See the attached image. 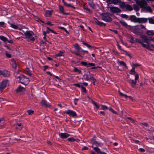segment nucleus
Wrapping results in <instances>:
<instances>
[{"label": "nucleus", "mask_w": 154, "mask_h": 154, "mask_svg": "<svg viewBox=\"0 0 154 154\" xmlns=\"http://www.w3.org/2000/svg\"><path fill=\"white\" fill-rule=\"evenodd\" d=\"M101 108L102 109H108L107 107L105 105H102L101 106Z\"/></svg>", "instance_id": "58"}, {"label": "nucleus", "mask_w": 154, "mask_h": 154, "mask_svg": "<svg viewBox=\"0 0 154 154\" xmlns=\"http://www.w3.org/2000/svg\"><path fill=\"white\" fill-rule=\"evenodd\" d=\"M128 97L132 101L134 102L135 100L133 98V97L131 96H128Z\"/></svg>", "instance_id": "64"}, {"label": "nucleus", "mask_w": 154, "mask_h": 154, "mask_svg": "<svg viewBox=\"0 0 154 154\" xmlns=\"http://www.w3.org/2000/svg\"><path fill=\"white\" fill-rule=\"evenodd\" d=\"M93 19L94 22L96 23V24L98 25L99 26H106V24L105 23L99 21L95 17H94Z\"/></svg>", "instance_id": "9"}, {"label": "nucleus", "mask_w": 154, "mask_h": 154, "mask_svg": "<svg viewBox=\"0 0 154 154\" xmlns=\"http://www.w3.org/2000/svg\"><path fill=\"white\" fill-rule=\"evenodd\" d=\"M119 63V65L120 66H124L125 68L127 69L128 67L127 66L126 64V63L124 62L123 61H118Z\"/></svg>", "instance_id": "27"}, {"label": "nucleus", "mask_w": 154, "mask_h": 154, "mask_svg": "<svg viewBox=\"0 0 154 154\" xmlns=\"http://www.w3.org/2000/svg\"><path fill=\"white\" fill-rule=\"evenodd\" d=\"M120 3L121 4L120 6L121 8H124L125 7H126V5L124 2H121Z\"/></svg>", "instance_id": "34"}, {"label": "nucleus", "mask_w": 154, "mask_h": 154, "mask_svg": "<svg viewBox=\"0 0 154 154\" xmlns=\"http://www.w3.org/2000/svg\"><path fill=\"white\" fill-rule=\"evenodd\" d=\"M27 112L29 115H31L33 114L34 111L32 110H27Z\"/></svg>", "instance_id": "49"}, {"label": "nucleus", "mask_w": 154, "mask_h": 154, "mask_svg": "<svg viewBox=\"0 0 154 154\" xmlns=\"http://www.w3.org/2000/svg\"><path fill=\"white\" fill-rule=\"evenodd\" d=\"M8 82V80H5L3 81L0 83V91L2 92L3 90L6 87Z\"/></svg>", "instance_id": "7"}, {"label": "nucleus", "mask_w": 154, "mask_h": 154, "mask_svg": "<svg viewBox=\"0 0 154 154\" xmlns=\"http://www.w3.org/2000/svg\"><path fill=\"white\" fill-rule=\"evenodd\" d=\"M141 44L142 46L145 48H146L147 49L148 48V46L147 45H146V44H144L143 43V42Z\"/></svg>", "instance_id": "55"}, {"label": "nucleus", "mask_w": 154, "mask_h": 154, "mask_svg": "<svg viewBox=\"0 0 154 154\" xmlns=\"http://www.w3.org/2000/svg\"><path fill=\"white\" fill-rule=\"evenodd\" d=\"M90 79V80H91L93 81V83L94 84V85H95L94 83L96 82V79L93 76H91V75Z\"/></svg>", "instance_id": "46"}, {"label": "nucleus", "mask_w": 154, "mask_h": 154, "mask_svg": "<svg viewBox=\"0 0 154 154\" xmlns=\"http://www.w3.org/2000/svg\"><path fill=\"white\" fill-rule=\"evenodd\" d=\"M119 92L120 96H124L125 98L128 97V96L126 94H123L122 93H121L119 90Z\"/></svg>", "instance_id": "40"}, {"label": "nucleus", "mask_w": 154, "mask_h": 154, "mask_svg": "<svg viewBox=\"0 0 154 154\" xmlns=\"http://www.w3.org/2000/svg\"><path fill=\"white\" fill-rule=\"evenodd\" d=\"M130 42L131 43H134L135 42V40L134 39V38L132 36H131L130 37Z\"/></svg>", "instance_id": "56"}, {"label": "nucleus", "mask_w": 154, "mask_h": 154, "mask_svg": "<svg viewBox=\"0 0 154 154\" xmlns=\"http://www.w3.org/2000/svg\"><path fill=\"white\" fill-rule=\"evenodd\" d=\"M59 135L62 138H66L70 136L69 134L65 133H59Z\"/></svg>", "instance_id": "13"}, {"label": "nucleus", "mask_w": 154, "mask_h": 154, "mask_svg": "<svg viewBox=\"0 0 154 154\" xmlns=\"http://www.w3.org/2000/svg\"><path fill=\"white\" fill-rule=\"evenodd\" d=\"M119 22L123 26L125 27H126L128 26V25L127 24V23L123 20H120L119 21Z\"/></svg>", "instance_id": "25"}, {"label": "nucleus", "mask_w": 154, "mask_h": 154, "mask_svg": "<svg viewBox=\"0 0 154 154\" xmlns=\"http://www.w3.org/2000/svg\"><path fill=\"white\" fill-rule=\"evenodd\" d=\"M11 26L14 29H17L18 28V26L17 25H15L13 24H11Z\"/></svg>", "instance_id": "45"}, {"label": "nucleus", "mask_w": 154, "mask_h": 154, "mask_svg": "<svg viewBox=\"0 0 154 154\" xmlns=\"http://www.w3.org/2000/svg\"><path fill=\"white\" fill-rule=\"evenodd\" d=\"M74 47L77 50L79 51L80 50H82L81 48L79 47V45L77 43L75 44L74 45Z\"/></svg>", "instance_id": "30"}, {"label": "nucleus", "mask_w": 154, "mask_h": 154, "mask_svg": "<svg viewBox=\"0 0 154 154\" xmlns=\"http://www.w3.org/2000/svg\"><path fill=\"white\" fill-rule=\"evenodd\" d=\"M109 109L110 111L112 112L113 113L116 114H118L112 108L110 107L109 108Z\"/></svg>", "instance_id": "51"}, {"label": "nucleus", "mask_w": 154, "mask_h": 154, "mask_svg": "<svg viewBox=\"0 0 154 154\" xmlns=\"http://www.w3.org/2000/svg\"><path fill=\"white\" fill-rule=\"evenodd\" d=\"M74 71L75 72H78L79 73H81V71L78 69L76 67H74Z\"/></svg>", "instance_id": "42"}, {"label": "nucleus", "mask_w": 154, "mask_h": 154, "mask_svg": "<svg viewBox=\"0 0 154 154\" xmlns=\"http://www.w3.org/2000/svg\"><path fill=\"white\" fill-rule=\"evenodd\" d=\"M137 23H146L147 21V19L145 18H138Z\"/></svg>", "instance_id": "12"}, {"label": "nucleus", "mask_w": 154, "mask_h": 154, "mask_svg": "<svg viewBox=\"0 0 154 154\" xmlns=\"http://www.w3.org/2000/svg\"><path fill=\"white\" fill-rule=\"evenodd\" d=\"M140 38H142L144 42L147 43L148 45L149 44V41H154L153 39L151 37L142 35H141Z\"/></svg>", "instance_id": "4"}, {"label": "nucleus", "mask_w": 154, "mask_h": 154, "mask_svg": "<svg viewBox=\"0 0 154 154\" xmlns=\"http://www.w3.org/2000/svg\"><path fill=\"white\" fill-rule=\"evenodd\" d=\"M149 20V22L150 23L154 24V19L152 18H149L148 19Z\"/></svg>", "instance_id": "48"}, {"label": "nucleus", "mask_w": 154, "mask_h": 154, "mask_svg": "<svg viewBox=\"0 0 154 154\" xmlns=\"http://www.w3.org/2000/svg\"><path fill=\"white\" fill-rule=\"evenodd\" d=\"M95 64L94 63H88V66H94Z\"/></svg>", "instance_id": "62"}, {"label": "nucleus", "mask_w": 154, "mask_h": 154, "mask_svg": "<svg viewBox=\"0 0 154 154\" xmlns=\"http://www.w3.org/2000/svg\"><path fill=\"white\" fill-rule=\"evenodd\" d=\"M129 82L131 84V85L133 87H134L137 83V81L134 80H129Z\"/></svg>", "instance_id": "21"}, {"label": "nucleus", "mask_w": 154, "mask_h": 154, "mask_svg": "<svg viewBox=\"0 0 154 154\" xmlns=\"http://www.w3.org/2000/svg\"><path fill=\"white\" fill-rule=\"evenodd\" d=\"M17 78L19 79L20 82L25 85H27L29 82V79L22 75H20V76L17 77Z\"/></svg>", "instance_id": "1"}, {"label": "nucleus", "mask_w": 154, "mask_h": 154, "mask_svg": "<svg viewBox=\"0 0 154 154\" xmlns=\"http://www.w3.org/2000/svg\"><path fill=\"white\" fill-rule=\"evenodd\" d=\"M25 73L28 75H29V76H31L32 74L30 72L29 69L27 68L25 71Z\"/></svg>", "instance_id": "29"}, {"label": "nucleus", "mask_w": 154, "mask_h": 154, "mask_svg": "<svg viewBox=\"0 0 154 154\" xmlns=\"http://www.w3.org/2000/svg\"><path fill=\"white\" fill-rule=\"evenodd\" d=\"M144 9H145L147 11H148L150 13H152V12L151 7L149 6H148L147 5Z\"/></svg>", "instance_id": "28"}, {"label": "nucleus", "mask_w": 154, "mask_h": 154, "mask_svg": "<svg viewBox=\"0 0 154 154\" xmlns=\"http://www.w3.org/2000/svg\"><path fill=\"white\" fill-rule=\"evenodd\" d=\"M102 19L106 22H110L112 20V18L108 16L107 13H102Z\"/></svg>", "instance_id": "3"}, {"label": "nucleus", "mask_w": 154, "mask_h": 154, "mask_svg": "<svg viewBox=\"0 0 154 154\" xmlns=\"http://www.w3.org/2000/svg\"><path fill=\"white\" fill-rule=\"evenodd\" d=\"M42 105L44 107H50L51 106V105L48 103L47 101L44 100H42L41 102Z\"/></svg>", "instance_id": "10"}, {"label": "nucleus", "mask_w": 154, "mask_h": 154, "mask_svg": "<svg viewBox=\"0 0 154 154\" xmlns=\"http://www.w3.org/2000/svg\"><path fill=\"white\" fill-rule=\"evenodd\" d=\"M58 28L59 29H62L64 30L66 33H67L68 34H69V33L68 32V31H67L66 30V29L64 27H63L58 26Z\"/></svg>", "instance_id": "36"}, {"label": "nucleus", "mask_w": 154, "mask_h": 154, "mask_svg": "<svg viewBox=\"0 0 154 154\" xmlns=\"http://www.w3.org/2000/svg\"><path fill=\"white\" fill-rule=\"evenodd\" d=\"M134 8L136 11H139V7L137 5L134 4L133 5Z\"/></svg>", "instance_id": "37"}, {"label": "nucleus", "mask_w": 154, "mask_h": 154, "mask_svg": "<svg viewBox=\"0 0 154 154\" xmlns=\"http://www.w3.org/2000/svg\"><path fill=\"white\" fill-rule=\"evenodd\" d=\"M89 5L90 6L93 8H94L95 7L94 4L93 2L90 3Z\"/></svg>", "instance_id": "61"}, {"label": "nucleus", "mask_w": 154, "mask_h": 154, "mask_svg": "<svg viewBox=\"0 0 154 154\" xmlns=\"http://www.w3.org/2000/svg\"><path fill=\"white\" fill-rule=\"evenodd\" d=\"M59 8L60 10L61 11V13L64 15H68L69 14V13H66L64 12V8L61 5L59 6Z\"/></svg>", "instance_id": "20"}, {"label": "nucleus", "mask_w": 154, "mask_h": 154, "mask_svg": "<svg viewBox=\"0 0 154 154\" xmlns=\"http://www.w3.org/2000/svg\"><path fill=\"white\" fill-rule=\"evenodd\" d=\"M2 75L4 77H9L10 75V72L6 70L2 71Z\"/></svg>", "instance_id": "17"}, {"label": "nucleus", "mask_w": 154, "mask_h": 154, "mask_svg": "<svg viewBox=\"0 0 154 154\" xmlns=\"http://www.w3.org/2000/svg\"><path fill=\"white\" fill-rule=\"evenodd\" d=\"M91 102L97 109H98L99 108V106L97 103L96 102L92 100H91Z\"/></svg>", "instance_id": "43"}, {"label": "nucleus", "mask_w": 154, "mask_h": 154, "mask_svg": "<svg viewBox=\"0 0 154 154\" xmlns=\"http://www.w3.org/2000/svg\"><path fill=\"white\" fill-rule=\"evenodd\" d=\"M83 76L84 77V79L87 80V81H90V78H89L88 77V75L86 74V75H83Z\"/></svg>", "instance_id": "47"}, {"label": "nucleus", "mask_w": 154, "mask_h": 154, "mask_svg": "<svg viewBox=\"0 0 154 154\" xmlns=\"http://www.w3.org/2000/svg\"><path fill=\"white\" fill-rule=\"evenodd\" d=\"M81 64L83 66H87L88 67H89V66H88V63H87L86 62L82 61L81 62Z\"/></svg>", "instance_id": "39"}, {"label": "nucleus", "mask_w": 154, "mask_h": 154, "mask_svg": "<svg viewBox=\"0 0 154 154\" xmlns=\"http://www.w3.org/2000/svg\"><path fill=\"white\" fill-rule=\"evenodd\" d=\"M64 113L68 114L70 116H72V117H77V114L76 113L72 110H68L67 111L64 112Z\"/></svg>", "instance_id": "8"}, {"label": "nucleus", "mask_w": 154, "mask_h": 154, "mask_svg": "<svg viewBox=\"0 0 154 154\" xmlns=\"http://www.w3.org/2000/svg\"><path fill=\"white\" fill-rule=\"evenodd\" d=\"M5 55L8 58H11V54L8 53H5Z\"/></svg>", "instance_id": "63"}, {"label": "nucleus", "mask_w": 154, "mask_h": 154, "mask_svg": "<svg viewBox=\"0 0 154 154\" xmlns=\"http://www.w3.org/2000/svg\"><path fill=\"white\" fill-rule=\"evenodd\" d=\"M134 68L133 67L132 69L130 70V74H132L134 75L136 73V72L135 71Z\"/></svg>", "instance_id": "33"}, {"label": "nucleus", "mask_w": 154, "mask_h": 154, "mask_svg": "<svg viewBox=\"0 0 154 154\" xmlns=\"http://www.w3.org/2000/svg\"><path fill=\"white\" fill-rule=\"evenodd\" d=\"M94 149L97 153H99L100 154V153L101 152L100 151V149L97 147H94Z\"/></svg>", "instance_id": "41"}, {"label": "nucleus", "mask_w": 154, "mask_h": 154, "mask_svg": "<svg viewBox=\"0 0 154 154\" xmlns=\"http://www.w3.org/2000/svg\"><path fill=\"white\" fill-rule=\"evenodd\" d=\"M25 89L24 88L21 86H19L18 87L16 90L17 92H23L25 91Z\"/></svg>", "instance_id": "18"}, {"label": "nucleus", "mask_w": 154, "mask_h": 154, "mask_svg": "<svg viewBox=\"0 0 154 154\" xmlns=\"http://www.w3.org/2000/svg\"><path fill=\"white\" fill-rule=\"evenodd\" d=\"M11 61L12 62V68L14 69H16L17 67V64L16 63L15 60H14V59H11Z\"/></svg>", "instance_id": "16"}, {"label": "nucleus", "mask_w": 154, "mask_h": 154, "mask_svg": "<svg viewBox=\"0 0 154 154\" xmlns=\"http://www.w3.org/2000/svg\"><path fill=\"white\" fill-rule=\"evenodd\" d=\"M47 30L46 31V32L48 33H49L50 32H52L53 33L55 34H57V33L55 31H54L53 30H52L51 29H50L49 27H46Z\"/></svg>", "instance_id": "22"}, {"label": "nucleus", "mask_w": 154, "mask_h": 154, "mask_svg": "<svg viewBox=\"0 0 154 154\" xmlns=\"http://www.w3.org/2000/svg\"><path fill=\"white\" fill-rule=\"evenodd\" d=\"M68 141L71 142H74L75 141V139L73 137L69 138L67 139Z\"/></svg>", "instance_id": "53"}, {"label": "nucleus", "mask_w": 154, "mask_h": 154, "mask_svg": "<svg viewBox=\"0 0 154 154\" xmlns=\"http://www.w3.org/2000/svg\"><path fill=\"white\" fill-rule=\"evenodd\" d=\"M83 8L84 9H85L86 10L88 11L89 12H91V10H90V9H89L85 5H84Z\"/></svg>", "instance_id": "54"}, {"label": "nucleus", "mask_w": 154, "mask_h": 154, "mask_svg": "<svg viewBox=\"0 0 154 154\" xmlns=\"http://www.w3.org/2000/svg\"><path fill=\"white\" fill-rule=\"evenodd\" d=\"M91 141L93 145H95L97 146H100V143H98L94 138L92 139Z\"/></svg>", "instance_id": "19"}, {"label": "nucleus", "mask_w": 154, "mask_h": 154, "mask_svg": "<svg viewBox=\"0 0 154 154\" xmlns=\"http://www.w3.org/2000/svg\"><path fill=\"white\" fill-rule=\"evenodd\" d=\"M62 2L63 3L64 5L67 7H71L74 9L76 8L75 7H74L71 4H67L65 1L64 0H62Z\"/></svg>", "instance_id": "23"}, {"label": "nucleus", "mask_w": 154, "mask_h": 154, "mask_svg": "<svg viewBox=\"0 0 154 154\" xmlns=\"http://www.w3.org/2000/svg\"><path fill=\"white\" fill-rule=\"evenodd\" d=\"M137 18L134 15H131L130 16L129 20L132 22L137 23Z\"/></svg>", "instance_id": "15"}, {"label": "nucleus", "mask_w": 154, "mask_h": 154, "mask_svg": "<svg viewBox=\"0 0 154 154\" xmlns=\"http://www.w3.org/2000/svg\"><path fill=\"white\" fill-rule=\"evenodd\" d=\"M81 88L82 91H83L85 93H87V90L85 87H83V86H81Z\"/></svg>", "instance_id": "50"}, {"label": "nucleus", "mask_w": 154, "mask_h": 154, "mask_svg": "<svg viewBox=\"0 0 154 154\" xmlns=\"http://www.w3.org/2000/svg\"><path fill=\"white\" fill-rule=\"evenodd\" d=\"M133 32L136 34V33H142V32L141 31L140 28L137 27V26H134V28L133 29Z\"/></svg>", "instance_id": "14"}, {"label": "nucleus", "mask_w": 154, "mask_h": 154, "mask_svg": "<svg viewBox=\"0 0 154 154\" xmlns=\"http://www.w3.org/2000/svg\"><path fill=\"white\" fill-rule=\"evenodd\" d=\"M113 4L114 5L117 4L118 3L121 2V1L119 0H112Z\"/></svg>", "instance_id": "38"}, {"label": "nucleus", "mask_w": 154, "mask_h": 154, "mask_svg": "<svg viewBox=\"0 0 154 154\" xmlns=\"http://www.w3.org/2000/svg\"><path fill=\"white\" fill-rule=\"evenodd\" d=\"M136 42L139 43L141 44L143 42L142 41H141V40L139 39L136 38Z\"/></svg>", "instance_id": "57"}, {"label": "nucleus", "mask_w": 154, "mask_h": 154, "mask_svg": "<svg viewBox=\"0 0 154 154\" xmlns=\"http://www.w3.org/2000/svg\"><path fill=\"white\" fill-rule=\"evenodd\" d=\"M125 7L126 9L129 11H132L133 10L132 7L129 4H127Z\"/></svg>", "instance_id": "26"}, {"label": "nucleus", "mask_w": 154, "mask_h": 154, "mask_svg": "<svg viewBox=\"0 0 154 154\" xmlns=\"http://www.w3.org/2000/svg\"><path fill=\"white\" fill-rule=\"evenodd\" d=\"M51 11H47L45 12V15L47 17H49L51 14Z\"/></svg>", "instance_id": "31"}, {"label": "nucleus", "mask_w": 154, "mask_h": 154, "mask_svg": "<svg viewBox=\"0 0 154 154\" xmlns=\"http://www.w3.org/2000/svg\"><path fill=\"white\" fill-rule=\"evenodd\" d=\"M81 83H75V84H73V85L75 86H77V87H78L79 88H81V86L80 85V84Z\"/></svg>", "instance_id": "60"}, {"label": "nucleus", "mask_w": 154, "mask_h": 154, "mask_svg": "<svg viewBox=\"0 0 154 154\" xmlns=\"http://www.w3.org/2000/svg\"><path fill=\"white\" fill-rule=\"evenodd\" d=\"M82 44L85 45L87 47H88L89 48H92V46L86 43H85L84 41H82Z\"/></svg>", "instance_id": "44"}, {"label": "nucleus", "mask_w": 154, "mask_h": 154, "mask_svg": "<svg viewBox=\"0 0 154 154\" xmlns=\"http://www.w3.org/2000/svg\"><path fill=\"white\" fill-rule=\"evenodd\" d=\"M24 35L26 36V38H28L29 40V41H34L35 40L34 38L32 36V34L31 33L30 31H26L24 33Z\"/></svg>", "instance_id": "5"}, {"label": "nucleus", "mask_w": 154, "mask_h": 154, "mask_svg": "<svg viewBox=\"0 0 154 154\" xmlns=\"http://www.w3.org/2000/svg\"><path fill=\"white\" fill-rule=\"evenodd\" d=\"M136 4L141 8L144 9L148 5L147 2L145 0H135Z\"/></svg>", "instance_id": "2"}, {"label": "nucleus", "mask_w": 154, "mask_h": 154, "mask_svg": "<svg viewBox=\"0 0 154 154\" xmlns=\"http://www.w3.org/2000/svg\"><path fill=\"white\" fill-rule=\"evenodd\" d=\"M0 39L5 42L7 41V38L3 36H0Z\"/></svg>", "instance_id": "32"}, {"label": "nucleus", "mask_w": 154, "mask_h": 154, "mask_svg": "<svg viewBox=\"0 0 154 154\" xmlns=\"http://www.w3.org/2000/svg\"><path fill=\"white\" fill-rule=\"evenodd\" d=\"M65 51H60L59 53L56 54V56H64V53Z\"/></svg>", "instance_id": "24"}, {"label": "nucleus", "mask_w": 154, "mask_h": 154, "mask_svg": "<svg viewBox=\"0 0 154 154\" xmlns=\"http://www.w3.org/2000/svg\"><path fill=\"white\" fill-rule=\"evenodd\" d=\"M106 2L107 3V5H109V4H110L113 3L112 0H107L106 1Z\"/></svg>", "instance_id": "59"}, {"label": "nucleus", "mask_w": 154, "mask_h": 154, "mask_svg": "<svg viewBox=\"0 0 154 154\" xmlns=\"http://www.w3.org/2000/svg\"><path fill=\"white\" fill-rule=\"evenodd\" d=\"M121 17L123 18L127 19L128 17V16L125 14H122L121 15Z\"/></svg>", "instance_id": "52"}, {"label": "nucleus", "mask_w": 154, "mask_h": 154, "mask_svg": "<svg viewBox=\"0 0 154 154\" xmlns=\"http://www.w3.org/2000/svg\"><path fill=\"white\" fill-rule=\"evenodd\" d=\"M15 129L17 130H21L23 128V125L21 123H17L15 125Z\"/></svg>", "instance_id": "11"}, {"label": "nucleus", "mask_w": 154, "mask_h": 154, "mask_svg": "<svg viewBox=\"0 0 154 154\" xmlns=\"http://www.w3.org/2000/svg\"><path fill=\"white\" fill-rule=\"evenodd\" d=\"M146 34L147 35H154V32L152 31H151L149 30H148L146 32Z\"/></svg>", "instance_id": "35"}, {"label": "nucleus", "mask_w": 154, "mask_h": 154, "mask_svg": "<svg viewBox=\"0 0 154 154\" xmlns=\"http://www.w3.org/2000/svg\"><path fill=\"white\" fill-rule=\"evenodd\" d=\"M110 10L111 12L113 13H119L121 12V10L117 7H109Z\"/></svg>", "instance_id": "6"}]
</instances>
